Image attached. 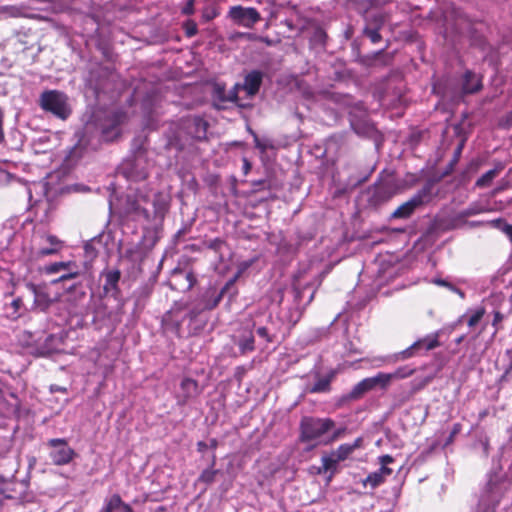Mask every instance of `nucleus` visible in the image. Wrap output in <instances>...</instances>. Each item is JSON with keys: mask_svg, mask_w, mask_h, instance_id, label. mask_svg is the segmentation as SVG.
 <instances>
[{"mask_svg": "<svg viewBox=\"0 0 512 512\" xmlns=\"http://www.w3.org/2000/svg\"><path fill=\"white\" fill-rule=\"evenodd\" d=\"M435 184V179L427 180L421 189L391 214V219H408L414 214L416 209L430 203L437 195L434 192Z\"/></svg>", "mask_w": 512, "mask_h": 512, "instance_id": "f257e3e1", "label": "nucleus"}, {"mask_svg": "<svg viewBox=\"0 0 512 512\" xmlns=\"http://www.w3.org/2000/svg\"><path fill=\"white\" fill-rule=\"evenodd\" d=\"M334 427L335 421L331 418L304 416L299 424V439L302 443L315 441Z\"/></svg>", "mask_w": 512, "mask_h": 512, "instance_id": "f03ea898", "label": "nucleus"}, {"mask_svg": "<svg viewBox=\"0 0 512 512\" xmlns=\"http://www.w3.org/2000/svg\"><path fill=\"white\" fill-rule=\"evenodd\" d=\"M39 106L45 112H49L61 120H66L72 112L68 103V96L59 90H45L42 92L39 97Z\"/></svg>", "mask_w": 512, "mask_h": 512, "instance_id": "7ed1b4c3", "label": "nucleus"}, {"mask_svg": "<svg viewBox=\"0 0 512 512\" xmlns=\"http://www.w3.org/2000/svg\"><path fill=\"white\" fill-rule=\"evenodd\" d=\"M367 204L370 208L378 209L389 202L396 194L397 187L390 181H379L371 185L367 191Z\"/></svg>", "mask_w": 512, "mask_h": 512, "instance_id": "20e7f679", "label": "nucleus"}, {"mask_svg": "<svg viewBox=\"0 0 512 512\" xmlns=\"http://www.w3.org/2000/svg\"><path fill=\"white\" fill-rule=\"evenodd\" d=\"M47 445L52 448L49 456L54 465H67L76 457L75 450L68 445L64 438L50 439Z\"/></svg>", "mask_w": 512, "mask_h": 512, "instance_id": "39448f33", "label": "nucleus"}, {"mask_svg": "<svg viewBox=\"0 0 512 512\" xmlns=\"http://www.w3.org/2000/svg\"><path fill=\"white\" fill-rule=\"evenodd\" d=\"M126 116V113L120 110L107 115L101 127V139L104 142H113L120 137V126L126 120Z\"/></svg>", "mask_w": 512, "mask_h": 512, "instance_id": "423d86ee", "label": "nucleus"}, {"mask_svg": "<svg viewBox=\"0 0 512 512\" xmlns=\"http://www.w3.org/2000/svg\"><path fill=\"white\" fill-rule=\"evenodd\" d=\"M228 16L239 26L253 28L261 20V15L254 7L236 5L230 7Z\"/></svg>", "mask_w": 512, "mask_h": 512, "instance_id": "0eeeda50", "label": "nucleus"}, {"mask_svg": "<svg viewBox=\"0 0 512 512\" xmlns=\"http://www.w3.org/2000/svg\"><path fill=\"white\" fill-rule=\"evenodd\" d=\"M239 84H236L230 91H226L224 84L216 83L212 90L213 104L218 110L226 108V103L231 102L236 104L238 107H245L244 104L239 102L238 89Z\"/></svg>", "mask_w": 512, "mask_h": 512, "instance_id": "6e6552de", "label": "nucleus"}, {"mask_svg": "<svg viewBox=\"0 0 512 512\" xmlns=\"http://www.w3.org/2000/svg\"><path fill=\"white\" fill-rule=\"evenodd\" d=\"M121 173L130 181L138 182L148 178V171L141 166L139 156L126 159L121 165Z\"/></svg>", "mask_w": 512, "mask_h": 512, "instance_id": "1a4fd4ad", "label": "nucleus"}, {"mask_svg": "<svg viewBox=\"0 0 512 512\" xmlns=\"http://www.w3.org/2000/svg\"><path fill=\"white\" fill-rule=\"evenodd\" d=\"M26 288L33 294V309L46 311L52 304V299L45 286L36 285L32 282L26 283Z\"/></svg>", "mask_w": 512, "mask_h": 512, "instance_id": "9d476101", "label": "nucleus"}, {"mask_svg": "<svg viewBox=\"0 0 512 512\" xmlns=\"http://www.w3.org/2000/svg\"><path fill=\"white\" fill-rule=\"evenodd\" d=\"M371 390H373V387H372L369 377L364 378L363 380L358 382L349 393L342 395L338 399L337 405L343 406L349 402L357 401V400L361 399L365 393H367Z\"/></svg>", "mask_w": 512, "mask_h": 512, "instance_id": "9b49d317", "label": "nucleus"}, {"mask_svg": "<svg viewBox=\"0 0 512 512\" xmlns=\"http://www.w3.org/2000/svg\"><path fill=\"white\" fill-rule=\"evenodd\" d=\"M41 240L46 244L36 251L38 258L57 254L64 246V242L52 234H43Z\"/></svg>", "mask_w": 512, "mask_h": 512, "instance_id": "f8f14e48", "label": "nucleus"}, {"mask_svg": "<svg viewBox=\"0 0 512 512\" xmlns=\"http://www.w3.org/2000/svg\"><path fill=\"white\" fill-rule=\"evenodd\" d=\"M187 129L188 133L197 141H202L207 138V130L209 124L200 116H194L188 119Z\"/></svg>", "mask_w": 512, "mask_h": 512, "instance_id": "ddd939ff", "label": "nucleus"}, {"mask_svg": "<svg viewBox=\"0 0 512 512\" xmlns=\"http://www.w3.org/2000/svg\"><path fill=\"white\" fill-rule=\"evenodd\" d=\"M262 81L263 73L259 70H253L244 77L243 85L240 87L246 91L248 96L253 97L259 92Z\"/></svg>", "mask_w": 512, "mask_h": 512, "instance_id": "4468645a", "label": "nucleus"}, {"mask_svg": "<svg viewBox=\"0 0 512 512\" xmlns=\"http://www.w3.org/2000/svg\"><path fill=\"white\" fill-rule=\"evenodd\" d=\"M482 88V79L474 72L467 70L462 78V92L464 94H475Z\"/></svg>", "mask_w": 512, "mask_h": 512, "instance_id": "2eb2a0df", "label": "nucleus"}, {"mask_svg": "<svg viewBox=\"0 0 512 512\" xmlns=\"http://www.w3.org/2000/svg\"><path fill=\"white\" fill-rule=\"evenodd\" d=\"M100 512H134L133 508L125 503L119 494H113L105 500Z\"/></svg>", "mask_w": 512, "mask_h": 512, "instance_id": "dca6fc26", "label": "nucleus"}, {"mask_svg": "<svg viewBox=\"0 0 512 512\" xmlns=\"http://www.w3.org/2000/svg\"><path fill=\"white\" fill-rule=\"evenodd\" d=\"M103 275L105 277V283L103 285V290L105 293H112L113 295L119 294V281L121 278V271L119 269L108 270L103 272Z\"/></svg>", "mask_w": 512, "mask_h": 512, "instance_id": "f3484780", "label": "nucleus"}, {"mask_svg": "<svg viewBox=\"0 0 512 512\" xmlns=\"http://www.w3.org/2000/svg\"><path fill=\"white\" fill-rule=\"evenodd\" d=\"M147 200L146 196H127L126 199V212L136 216H142L145 220L150 219L149 211L139 204V199Z\"/></svg>", "mask_w": 512, "mask_h": 512, "instance_id": "a211bd4d", "label": "nucleus"}, {"mask_svg": "<svg viewBox=\"0 0 512 512\" xmlns=\"http://www.w3.org/2000/svg\"><path fill=\"white\" fill-rule=\"evenodd\" d=\"M337 374L336 370H331L326 376L319 377L317 381L307 388V392L311 394L315 393H328L331 391V383L335 379Z\"/></svg>", "mask_w": 512, "mask_h": 512, "instance_id": "6ab92c4d", "label": "nucleus"}, {"mask_svg": "<svg viewBox=\"0 0 512 512\" xmlns=\"http://www.w3.org/2000/svg\"><path fill=\"white\" fill-rule=\"evenodd\" d=\"M237 346L242 355L255 350V338L251 329L244 330L237 341Z\"/></svg>", "mask_w": 512, "mask_h": 512, "instance_id": "aec40b11", "label": "nucleus"}, {"mask_svg": "<svg viewBox=\"0 0 512 512\" xmlns=\"http://www.w3.org/2000/svg\"><path fill=\"white\" fill-rule=\"evenodd\" d=\"M362 438L358 437L355 439L353 443H345L341 444L337 450L333 453L334 456L337 457V460L344 461L346 460L356 449L362 446Z\"/></svg>", "mask_w": 512, "mask_h": 512, "instance_id": "412c9836", "label": "nucleus"}, {"mask_svg": "<svg viewBox=\"0 0 512 512\" xmlns=\"http://www.w3.org/2000/svg\"><path fill=\"white\" fill-rule=\"evenodd\" d=\"M182 403L185 404L190 398L199 393L198 382L192 378L186 377L181 381Z\"/></svg>", "mask_w": 512, "mask_h": 512, "instance_id": "4be33fe9", "label": "nucleus"}, {"mask_svg": "<svg viewBox=\"0 0 512 512\" xmlns=\"http://www.w3.org/2000/svg\"><path fill=\"white\" fill-rule=\"evenodd\" d=\"M503 169H504V165L501 162H498L493 169L484 173L476 181L475 186L478 188L489 187L492 184L494 178H496Z\"/></svg>", "mask_w": 512, "mask_h": 512, "instance_id": "5701e85b", "label": "nucleus"}, {"mask_svg": "<svg viewBox=\"0 0 512 512\" xmlns=\"http://www.w3.org/2000/svg\"><path fill=\"white\" fill-rule=\"evenodd\" d=\"M438 338L439 334L434 333L424 338L418 339L417 341L414 342V344H418L417 349L419 350V352L421 350L430 351L440 346Z\"/></svg>", "mask_w": 512, "mask_h": 512, "instance_id": "b1692460", "label": "nucleus"}, {"mask_svg": "<svg viewBox=\"0 0 512 512\" xmlns=\"http://www.w3.org/2000/svg\"><path fill=\"white\" fill-rule=\"evenodd\" d=\"M430 380L431 379L429 377H427V378H424V379H422L420 381H417V382L413 381L411 383L410 390L401 394L400 402L403 404L405 402L410 401L414 397V395L416 393H418L419 391H421L422 389H424L428 385Z\"/></svg>", "mask_w": 512, "mask_h": 512, "instance_id": "393cba45", "label": "nucleus"}, {"mask_svg": "<svg viewBox=\"0 0 512 512\" xmlns=\"http://www.w3.org/2000/svg\"><path fill=\"white\" fill-rule=\"evenodd\" d=\"M373 389L379 386L381 389H386L392 381L390 373L379 372L373 377H369Z\"/></svg>", "mask_w": 512, "mask_h": 512, "instance_id": "a878e982", "label": "nucleus"}, {"mask_svg": "<svg viewBox=\"0 0 512 512\" xmlns=\"http://www.w3.org/2000/svg\"><path fill=\"white\" fill-rule=\"evenodd\" d=\"M385 481L383 475H381V472H372L370 473L364 480L363 485L364 486H370L372 489L378 487Z\"/></svg>", "mask_w": 512, "mask_h": 512, "instance_id": "bb28decb", "label": "nucleus"}, {"mask_svg": "<svg viewBox=\"0 0 512 512\" xmlns=\"http://www.w3.org/2000/svg\"><path fill=\"white\" fill-rule=\"evenodd\" d=\"M418 344H412L406 349L395 354V360H407L419 354V350L417 349Z\"/></svg>", "mask_w": 512, "mask_h": 512, "instance_id": "cd10ccee", "label": "nucleus"}, {"mask_svg": "<svg viewBox=\"0 0 512 512\" xmlns=\"http://www.w3.org/2000/svg\"><path fill=\"white\" fill-rule=\"evenodd\" d=\"M322 466L321 468L319 469V473H322V472H327V471H330V470H335L336 469V465L338 462H340L339 460H337V457L334 456H323L322 459Z\"/></svg>", "mask_w": 512, "mask_h": 512, "instance_id": "c85d7f7f", "label": "nucleus"}, {"mask_svg": "<svg viewBox=\"0 0 512 512\" xmlns=\"http://www.w3.org/2000/svg\"><path fill=\"white\" fill-rule=\"evenodd\" d=\"M219 473V470L207 468L202 471L200 474L198 481L204 484H211L215 481L216 475Z\"/></svg>", "mask_w": 512, "mask_h": 512, "instance_id": "c756f323", "label": "nucleus"}, {"mask_svg": "<svg viewBox=\"0 0 512 512\" xmlns=\"http://www.w3.org/2000/svg\"><path fill=\"white\" fill-rule=\"evenodd\" d=\"M153 206H154V213L156 215H162L168 207V204L164 199H162L161 193H158L154 200H153Z\"/></svg>", "mask_w": 512, "mask_h": 512, "instance_id": "7c9ffc66", "label": "nucleus"}, {"mask_svg": "<svg viewBox=\"0 0 512 512\" xmlns=\"http://www.w3.org/2000/svg\"><path fill=\"white\" fill-rule=\"evenodd\" d=\"M231 284H232V281L226 283L225 286L221 289V291L214 297V299L205 305V309L212 310L215 307H217L218 304L220 303V301L222 300L225 292L229 289Z\"/></svg>", "mask_w": 512, "mask_h": 512, "instance_id": "2f4dec72", "label": "nucleus"}, {"mask_svg": "<svg viewBox=\"0 0 512 512\" xmlns=\"http://www.w3.org/2000/svg\"><path fill=\"white\" fill-rule=\"evenodd\" d=\"M182 28L185 32L186 37L191 38L195 36L198 33V26L197 23L192 20L188 19L182 24Z\"/></svg>", "mask_w": 512, "mask_h": 512, "instance_id": "473e14b6", "label": "nucleus"}, {"mask_svg": "<svg viewBox=\"0 0 512 512\" xmlns=\"http://www.w3.org/2000/svg\"><path fill=\"white\" fill-rule=\"evenodd\" d=\"M415 372L414 369L409 368L408 366L399 367L393 373H390L393 379H404L410 377Z\"/></svg>", "mask_w": 512, "mask_h": 512, "instance_id": "72a5a7b5", "label": "nucleus"}, {"mask_svg": "<svg viewBox=\"0 0 512 512\" xmlns=\"http://www.w3.org/2000/svg\"><path fill=\"white\" fill-rule=\"evenodd\" d=\"M484 314H485V308L484 307L478 308L468 319V322H467L468 326L474 327L475 325H477L479 323V321L483 318Z\"/></svg>", "mask_w": 512, "mask_h": 512, "instance_id": "f704fd0d", "label": "nucleus"}, {"mask_svg": "<svg viewBox=\"0 0 512 512\" xmlns=\"http://www.w3.org/2000/svg\"><path fill=\"white\" fill-rule=\"evenodd\" d=\"M256 333L260 338H263L267 343H273L275 340V336L272 335L269 332L268 328L264 326L257 328Z\"/></svg>", "mask_w": 512, "mask_h": 512, "instance_id": "c9c22d12", "label": "nucleus"}, {"mask_svg": "<svg viewBox=\"0 0 512 512\" xmlns=\"http://www.w3.org/2000/svg\"><path fill=\"white\" fill-rule=\"evenodd\" d=\"M364 34L371 40L372 43H378L381 40V34L378 29L365 28Z\"/></svg>", "mask_w": 512, "mask_h": 512, "instance_id": "e433bc0d", "label": "nucleus"}, {"mask_svg": "<svg viewBox=\"0 0 512 512\" xmlns=\"http://www.w3.org/2000/svg\"><path fill=\"white\" fill-rule=\"evenodd\" d=\"M224 244L225 241L221 238H214L206 243V247L217 252L222 248Z\"/></svg>", "mask_w": 512, "mask_h": 512, "instance_id": "4c0bfd02", "label": "nucleus"}, {"mask_svg": "<svg viewBox=\"0 0 512 512\" xmlns=\"http://www.w3.org/2000/svg\"><path fill=\"white\" fill-rule=\"evenodd\" d=\"M69 262H55L47 267L48 273H57L60 270L66 269L69 266Z\"/></svg>", "mask_w": 512, "mask_h": 512, "instance_id": "58836bf2", "label": "nucleus"}, {"mask_svg": "<svg viewBox=\"0 0 512 512\" xmlns=\"http://www.w3.org/2000/svg\"><path fill=\"white\" fill-rule=\"evenodd\" d=\"M84 251H85L86 257L91 260H93L97 257L98 252L92 242L85 243Z\"/></svg>", "mask_w": 512, "mask_h": 512, "instance_id": "ea45409f", "label": "nucleus"}, {"mask_svg": "<svg viewBox=\"0 0 512 512\" xmlns=\"http://www.w3.org/2000/svg\"><path fill=\"white\" fill-rule=\"evenodd\" d=\"M23 299L22 297H17L11 302V307L13 308V317L18 318L20 316V309L23 307Z\"/></svg>", "mask_w": 512, "mask_h": 512, "instance_id": "a19ab883", "label": "nucleus"}, {"mask_svg": "<svg viewBox=\"0 0 512 512\" xmlns=\"http://www.w3.org/2000/svg\"><path fill=\"white\" fill-rule=\"evenodd\" d=\"M252 185L254 187L255 192H259L263 189H271L270 181H268L266 179L254 181Z\"/></svg>", "mask_w": 512, "mask_h": 512, "instance_id": "79ce46f5", "label": "nucleus"}, {"mask_svg": "<svg viewBox=\"0 0 512 512\" xmlns=\"http://www.w3.org/2000/svg\"><path fill=\"white\" fill-rule=\"evenodd\" d=\"M172 316V312L169 313V315L165 318V323L167 326L171 325L172 327V330L175 331L177 334H179L180 330H181V321L179 320H176L174 322H170V317Z\"/></svg>", "mask_w": 512, "mask_h": 512, "instance_id": "37998d69", "label": "nucleus"}, {"mask_svg": "<svg viewBox=\"0 0 512 512\" xmlns=\"http://www.w3.org/2000/svg\"><path fill=\"white\" fill-rule=\"evenodd\" d=\"M239 36L240 37H246L247 39L249 40H260L264 43H266L267 45H270L271 44V40L267 37H261V36H256L254 34H250V33H239Z\"/></svg>", "mask_w": 512, "mask_h": 512, "instance_id": "c03bdc74", "label": "nucleus"}, {"mask_svg": "<svg viewBox=\"0 0 512 512\" xmlns=\"http://www.w3.org/2000/svg\"><path fill=\"white\" fill-rule=\"evenodd\" d=\"M346 431V428H339V429H336L332 435L329 437L328 441L326 442V444H329V443H333L335 442L336 440H338Z\"/></svg>", "mask_w": 512, "mask_h": 512, "instance_id": "a18cd8bd", "label": "nucleus"}, {"mask_svg": "<svg viewBox=\"0 0 512 512\" xmlns=\"http://www.w3.org/2000/svg\"><path fill=\"white\" fill-rule=\"evenodd\" d=\"M181 12L184 15H192L195 12L194 0H188Z\"/></svg>", "mask_w": 512, "mask_h": 512, "instance_id": "49530a36", "label": "nucleus"}, {"mask_svg": "<svg viewBox=\"0 0 512 512\" xmlns=\"http://www.w3.org/2000/svg\"><path fill=\"white\" fill-rule=\"evenodd\" d=\"M493 316L494 317H493L492 325L496 328V332H497L500 329V327H498V324L503 321L504 315L500 311H495Z\"/></svg>", "mask_w": 512, "mask_h": 512, "instance_id": "de8ad7c7", "label": "nucleus"}, {"mask_svg": "<svg viewBox=\"0 0 512 512\" xmlns=\"http://www.w3.org/2000/svg\"><path fill=\"white\" fill-rule=\"evenodd\" d=\"M78 276H79V272H77V271L76 272H71V273L64 274V275L60 276L54 282L55 283L64 282L66 280L74 279V278H76Z\"/></svg>", "mask_w": 512, "mask_h": 512, "instance_id": "09e8293b", "label": "nucleus"}, {"mask_svg": "<svg viewBox=\"0 0 512 512\" xmlns=\"http://www.w3.org/2000/svg\"><path fill=\"white\" fill-rule=\"evenodd\" d=\"M512 351L511 350H507L506 351V354L509 355L511 354ZM512 371V355H511V358H510V362H509V365L508 367L506 368L505 372L503 373V375L501 376V380H506L508 378V376L510 375Z\"/></svg>", "mask_w": 512, "mask_h": 512, "instance_id": "8fccbe9b", "label": "nucleus"}, {"mask_svg": "<svg viewBox=\"0 0 512 512\" xmlns=\"http://www.w3.org/2000/svg\"><path fill=\"white\" fill-rule=\"evenodd\" d=\"M501 231L508 237L510 242L512 243V225L511 224H504L501 228Z\"/></svg>", "mask_w": 512, "mask_h": 512, "instance_id": "3c124183", "label": "nucleus"}, {"mask_svg": "<svg viewBox=\"0 0 512 512\" xmlns=\"http://www.w3.org/2000/svg\"><path fill=\"white\" fill-rule=\"evenodd\" d=\"M217 16H218V12L214 9L211 12L203 13V19L205 21H211L212 19H214Z\"/></svg>", "mask_w": 512, "mask_h": 512, "instance_id": "603ef678", "label": "nucleus"}, {"mask_svg": "<svg viewBox=\"0 0 512 512\" xmlns=\"http://www.w3.org/2000/svg\"><path fill=\"white\" fill-rule=\"evenodd\" d=\"M394 461L393 457L390 455H383L380 457V463L381 465L387 466L388 464L392 463Z\"/></svg>", "mask_w": 512, "mask_h": 512, "instance_id": "864d4df0", "label": "nucleus"}, {"mask_svg": "<svg viewBox=\"0 0 512 512\" xmlns=\"http://www.w3.org/2000/svg\"><path fill=\"white\" fill-rule=\"evenodd\" d=\"M186 279L189 282V288H192L197 281L193 272H188L186 275Z\"/></svg>", "mask_w": 512, "mask_h": 512, "instance_id": "5fc2aeb1", "label": "nucleus"}, {"mask_svg": "<svg viewBox=\"0 0 512 512\" xmlns=\"http://www.w3.org/2000/svg\"><path fill=\"white\" fill-rule=\"evenodd\" d=\"M491 224L493 225V227L501 230V228L503 227L504 224H507L505 222V220H503L502 218H498V219H495L491 222Z\"/></svg>", "mask_w": 512, "mask_h": 512, "instance_id": "6e6d98bb", "label": "nucleus"}, {"mask_svg": "<svg viewBox=\"0 0 512 512\" xmlns=\"http://www.w3.org/2000/svg\"><path fill=\"white\" fill-rule=\"evenodd\" d=\"M377 472H381V475L385 478L386 476H389L392 474V469L388 468L387 466L381 465L380 469L377 470Z\"/></svg>", "mask_w": 512, "mask_h": 512, "instance_id": "4d7b16f0", "label": "nucleus"}, {"mask_svg": "<svg viewBox=\"0 0 512 512\" xmlns=\"http://www.w3.org/2000/svg\"><path fill=\"white\" fill-rule=\"evenodd\" d=\"M253 135H254L255 147L260 149L262 152H264L266 150V146L261 143V141L259 140L258 136L255 133Z\"/></svg>", "mask_w": 512, "mask_h": 512, "instance_id": "13d9d810", "label": "nucleus"}, {"mask_svg": "<svg viewBox=\"0 0 512 512\" xmlns=\"http://www.w3.org/2000/svg\"><path fill=\"white\" fill-rule=\"evenodd\" d=\"M208 448V444L204 441L197 442V451L203 453Z\"/></svg>", "mask_w": 512, "mask_h": 512, "instance_id": "bf43d9fd", "label": "nucleus"}, {"mask_svg": "<svg viewBox=\"0 0 512 512\" xmlns=\"http://www.w3.org/2000/svg\"><path fill=\"white\" fill-rule=\"evenodd\" d=\"M243 170L245 175L251 170V163L246 158L243 160Z\"/></svg>", "mask_w": 512, "mask_h": 512, "instance_id": "052dcab7", "label": "nucleus"}, {"mask_svg": "<svg viewBox=\"0 0 512 512\" xmlns=\"http://www.w3.org/2000/svg\"><path fill=\"white\" fill-rule=\"evenodd\" d=\"M460 429H461V425H460L459 423H456V424L453 426V430H452L451 435H450V440H452V439H453V437H454L457 433H459Z\"/></svg>", "mask_w": 512, "mask_h": 512, "instance_id": "680f3d73", "label": "nucleus"}, {"mask_svg": "<svg viewBox=\"0 0 512 512\" xmlns=\"http://www.w3.org/2000/svg\"><path fill=\"white\" fill-rule=\"evenodd\" d=\"M218 440L216 438L210 439V442L208 444V447H210L212 450H216L218 447Z\"/></svg>", "mask_w": 512, "mask_h": 512, "instance_id": "e2e57ef3", "label": "nucleus"}, {"mask_svg": "<svg viewBox=\"0 0 512 512\" xmlns=\"http://www.w3.org/2000/svg\"><path fill=\"white\" fill-rule=\"evenodd\" d=\"M480 166V161L479 160H472L469 164V168L470 169H474V170H477Z\"/></svg>", "mask_w": 512, "mask_h": 512, "instance_id": "0e129e2a", "label": "nucleus"}, {"mask_svg": "<svg viewBox=\"0 0 512 512\" xmlns=\"http://www.w3.org/2000/svg\"><path fill=\"white\" fill-rule=\"evenodd\" d=\"M216 460H217L216 454L213 453L212 456H211V460H210V464H209L208 468L215 469Z\"/></svg>", "mask_w": 512, "mask_h": 512, "instance_id": "69168bd1", "label": "nucleus"}, {"mask_svg": "<svg viewBox=\"0 0 512 512\" xmlns=\"http://www.w3.org/2000/svg\"><path fill=\"white\" fill-rule=\"evenodd\" d=\"M198 315V312L195 310H191L188 312L187 317L190 319V321H193Z\"/></svg>", "mask_w": 512, "mask_h": 512, "instance_id": "338daca9", "label": "nucleus"}, {"mask_svg": "<svg viewBox=\"0 0 512 512\" xmlns=\"http://www.w3.org/2000/svg\"><path fill=\"white\" fill-rule=\"evenodd\" d=\"M462 148H463V143H461L457 150H456V155H455V160H457V157L460 155L461 151H462Z\"/></svg>", "mask_w": 512, "mask_h": 512, "instance_id": "774afa93", "label": "nucleus"}]
</instances>
